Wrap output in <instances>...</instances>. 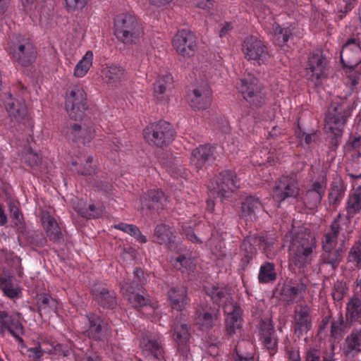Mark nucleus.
<instances>
[{
	"label": "nucleus",
	"mask_w": 361,
	"mask_h": 361,
	"mask_svg": "<svg viewBox=\"0 0 361 361\" xmlns=\"http://www.w3.org/2000/svg\"><path fill=\"white\" fill-rule=\"evenodd\" d=\"M70 139L82 142L83 144L90 142L94 135V131L92 127L73 124L70 128V135H67Z\"/></svg>",
	"instance_id": "39"
},
{
	"label": "nucleus",
	"mask_w": 361,
	"mask_h": 361,
	"mask_svg": "<svg viewBox=\"0 0 361 361\" xmlns=\"http://www.w3.org/2000/svg\"><path fill=\"white\" fill-rule=\"evenodd\" d=\"M286 355L288 361H301V357L298 348H286Z\"/></svg>",
	"instance_id": "59"
},
{
	"label": "nucleus",
	"mask_w": 361,
	"mask_h": 361,
	"mask_svg": "<svg viewBox=\"0 0 361 361\" xmlns=\"http://www.w3.org/2000/svg\"><path fill=\"white\" fill-rule=\"evenodd\" d=\"M36 300L38 311L41 315L50 312L57 313L58 302L49 294H37Z\"/></svg>",
	"instance_id": "40"
},
{
	"label": "nucleus",
	"mask_w": 361,
	"mask_h": 361,
	"mask_svg": "<svg viewBox=\"0 0 361 361\" xmlns=\"http://www.w3.org/2000/svg\"><path fill=\"white\" fill-rule=\"evenodd\" d=\"M240 187V180L237 178L235 172L230 170L221 171L208 185L209 198L207 200V209L212 212L214 208V201L211 198L220 199L228 197L231 192Z\"/></svg>",
	"instance_id": "3"
},
{
	"label": "nucleus",
	"mask_w": 361,
	"mask_h": 361,
	"mask_svg": "<svg viewBox=\"0 0 361 361\" xmlns=\"http://www.w3.org/2000/svg\"><path fill=\"white\" fill-rule=\"evenodd\" d=\"M45 345H47L45 342H41L39 343L38 346L29 349L36 360H39L44 353L63 357L70 356L73 353L72 349L67 345L49 344L48 347H45Z\"/></svg>",
	"instance_id": "24"
},
{
	"label": "nucleus",
	"mask_w": 361,
	"mask_h": 361,
	"mask_svg": "<svg viewBox=\"0 0 361 361\" xmlns=\"http://www.w3.org/2000/svg\"><path fill=\"white\" fill-rule=\"evenodd\" d=\"M0 289L4 294L11 299L20 297L21 288L13 283L12 276L0 275Z\"/></svg>",
	"instance_id": "42"
},
{
	"label": "nucleus",
	"mask_w": 361,
	"mask_h": 361,
	"mask_svg": "<svg viewBox=\"0 0 361 361\" xmlns=\"http://www.w3.org/2000/svg\"><path fill=\"white\" fill-rule=\"evenodd\" d=\"M197 224L194 222L184 223L182 226L183 231L185 234L187 238L192 243H202V240L197 237L194 232L193 226Z\"/></svg>",
	"instance_id": "55"
},
{
	"label": "nucleus",
	"mask_w": 361,
	"mask_h": 361,
	"mask_svg": "<svg viewBox=\"0 0 361 361\" xmlns=\"http://www.w3.org/2000/svg\"><path fill=\"white\" fill-rule=\"evenodd\" d=\"M306 288V284L301 279H287L281 288L280 295L283 300L293 303L303 298Z\"/></svg>",
	"instance_id": "19"
},
{
	"label": "nucleus",
	"mask_w": 361,
	"mask_h": 361,
	"mask_svg": "<svg viewBox=\"0 0 361 361\" xmlns=\"http://www.w3.org/2000/svg\"><path fill=\"white\" fill-rule=\"evenodd\" d=\"M347 214L353 216L361 211V188H357L349 195L347 202Z\"/></svg>",
	"instance_id": "48"
},
{
	"label": "nucleus",
	"mask_w": 361,
	"mask_h": 361,
	"mask_svg": "<svg viewBox=\"0 0 361 361\" xmlns=\"http://www.w3.org/2000/svg\"><path fill=\"white\" fill-rule=\"evenodd\" d=\"M154 237L157 243L167 245L173 240V233L169 226L161 224L155 228Z\"/></svg>",
	"instance_id": "50"
},
{
	"label": "nucleus",
	"mask_w": 361,
	"mask_h": 361,
	"mask_svg": "<svg viewBox=\"0 0 361 361\" xmlns=\"http://www.w3.org/2000/svg\"><path fill=\"white\" fill-rule=\"evenodd\" d=\"M341 61L345 73H351L361 62V48L357 39L351 38L343 46Z\"/></svg>",
	"instance_id": "14"
},
{
	"label": "nucleus",
	"mask_w": 361,
	"mask_h": 361,
	"mask_svg": "<svg viewBox=\"0 0 361 361\" xmlns=\"http://www.w3.org/2000/svg\"><path fill=\"white\" fill-rule=\"evenodd\" d=\"M350 113L340 104H332L325 118V128L334 134L340 135L345 125Z\"/></svg>",
	"instance_id": "12"
},
{
	"label": "nucleus",
	"mask_w": 361,
	"mask_h": 361,
	"mask_svg": "<svg viewBox=\"0 0 361 361\" xmlns=\"http://www.w3.org/2000/svg\"><path fill=\"white\" fill-rule=\"evenodd\" d=\"M167 198L161 190H150L145 198L144 205L149 209H159L167 207Z\"/></svg>",
	"instance_id": "41"
},
{
	"label": "nucleus",
	"mask_w": 361,
	"mask_h": 361,
	"mask_svg": "<svg viewBox=\"0 0 361 361\" xmlns=\"http://www.w3.org/2000/svg\"><path fill=\"white\" fill-rule=\"evenodd\" d=\"M242 249L247 252V257L252 258L257 250H261L266 253L269 258H272L274 253L271 252V245L261 236H249L244 239Z\"/></svg>",
	"instance_id": "21"
},
{
	"label": "nucleus",
	"mask_w": 361,
	"mask_h": 361,
	"mask_svg": "<svg viewBox=\"0 0 361 361\" xmlns=\"http://www.w3.org/2000/svg\"><path fill=\"white\" fill-rule=\"evenodd\" d=\"M193 4L202 8V9H209L213 5L212 0H192Z\"/></svg>",
	"instance_id": "62"
},
{
	"label": "nucleus",
	"mask_w": 361,
	"mask_h": 361,
	"mask_svg": "<svg viewBox=\"0 0 361 361\" xmlns=\"http://www.w3.org/2000/svg\"><path fill=\"white\" fill-rule=\"evenodd\" d=\"M242 51L246 59L258 65L265 63L269 59L267 47L255 36H248L244 39Z\"/></svg>",
	"instance_id": "9"
},
{
	"label": "nucleus",
	"mask_w": 361,
	"mask_h": 361,
	"mask_svg": "<svg viewBox=\"0 0 361 361\" xmlns=\"http://www.w3.org/2000/svg\"><path fill=\"white\" fill-rule=\"evenodd\" d=\"M172 80L173 78L171 74L165 73L162 75H159L154 83V94L158 99L163 97V94L171 84Z\"/></svg>",
	"instance_id": "51"
},
{
	"label": "nucleus",
	"mask_w": 361,
	"mask_h": 361,
	"mask_svg": "<svg viewBox=\"0 0 361 361\" xmlns=\"http://www.w3.org/2000/svg\"><path fill=\"white\" fill-rule=\"evenodd\" d=\"M41 220L43 228L49 238L54 242L62 239L61 228L56 219L47 211L41 213Z\"/></svg>",
	"instance_id": "32"
},
{
	"label": "nucleus",
	"mask_w": 361,
	"mask_h": 361,
	"mask_svg": "<svg viewBox=\"0 0 361 361\" xmlns=\"http://www.w3.org/2000/svg\"><path fill=\"white\" fill-rule=\"evenodd\" d=\"M172 44L176 52L183 57H190L197 47V37L190 30L183 29L174 35Z\"/></svg>",
	"instance_id": "15"
},
{
	"label": "nucleus",
	"mask_w": 361,
	"mask_h": 361,
	"mask_svg": "<svg viewBox=\"0 0 361 361\" xmlns=\"http://www.w3.org/2000/svg\"><path fill=\"white\" fill-rule=\"evenodd\" d=\"M114 34L118 41L131 44L142 36L143 30L134 16L121 13L114 19Z\"/></svg>",
	"instance_id": "4"
},
{
	"label": "nucleus",
	"mask_w": 361,
	"mask_h": 361,
	"mask_svg": "<svg viewBox=\"0 0 361 361\" xmlns=\"http://www.w3.org/2000/svg\"><path fill=\"white\" fill-rule=\"evenodd\" d=\"M352 218L353 216L348 214L346 215L338 214L331 225V231L338 236L339 234L344 237L350 234L353 231V226L351 224Z\"/></svg>",
	"instance_id": "37"
},
{
	"label": "nucleus",
	"mask_w": 361,
	"mask_h": 361,
	"mask_svg": "<svg viewBox=\"0 0 361 361\" xmlns=\"http://www.w3.org/2000/svg\"><path fill=\"white\" fill-rule=\"evenodd\" d=\"M171 308L181 311L187 303V291L183 286L172 287L167 293Z\"/></svg>",
	"instance_id": "38"
},
{
	"label": "nucleus",
	"mask_w": 361,
	"mask_h": 361,
	"mask_svg": "<svg viewBox=\"0 0 361 361\" xmlns=\"http://www.w3.org/2000/svg\"><path fill=\"white\" fill-rule=\"evenodd\" d=\"M13 58L22 66L32 64L37 57V51L34 44L28 39H23L11 47Z\"/></svg>",
	"instance_id": "17"
},
{
	"label": "nucleus",
	"mask_w": 361,
	"mask_h": 361,
	"mask_svg": "<svg viewBox=\"0 0 361 361\" xmlns=\"http://www.w3.org/2000/svg\"><path fill=\"white\" fill-rule=\"evenodd\" d=\"M88 322L87 336L95 341H109L111 329L109 324L101 317L88 314L85 316Z\"/></svg>",
	"instance_id": "16"
},
{
	"label": "nucleus",
	"mask_w": 361,
	"mask_h": 361,
	"mask_svg": "<svg viewBox=\"0 0 361 361\" xmlns=\"http://www.w3.org/2000/svg\"><path fill=\"white\" fill-rule=\"evenodd\" d=\"M346 191V185L340 176L334 178L328 193V204L336 209L343 199Z\"/></svg>",
	"instance_id": "27"
},
{
	"label": "nucleus",
	"mask_w": 361,
	"mask_h": 361,
	"mask_svg": "<svg viewBox=\"0 0 361 361\" xmlns=\"http://www.w3.org/2000/svg\"><path fill=\"white\" fill-rule=\"evenodd\" d=\"M218 310L215 308L201 306L197 311L196 325L200 329L207 331L214 326Z\"/></svg>",
	"instance_id": "31"
},
{
	"label": "nucleus",
	"mask_w": 361,
	"mask_h": 361,
	"mask_svg": "<svg viewBox=\"0 0 361 361\" xmlns=\"http://www.w3.org/2000/svg\"><path fill=\"white\" fill-rule=\"evenodd\" d=\"M348 262L356 269H361V240H357L350 247L348 255Z\"/></svg>",
	"instance_id": "52"
},
{
	"label": "nucleus",
	"mask_w": 361,
	"mask_h": 361,
	"mask_svg": "<svg viewBox=\"0 0 361 361\" xmlns=\"http://www.w3.org/2000/svg\"><path fill=\"white\" fill-rule=\"evenodd\" d=\"M73 207L76 212L87 219L99 218L102 214L101 208H97L94 204H90L87 207L85 202L82 200L73 202Z\"/></svg>",
	"instance_id": "44"
},
{
	"label": "nucleus",
	"mask_w": 361,
	"mask_h": 361,
	"mask_svg": "<svg viewBox=\"0 0 361 361\" xmlns=\"http://www.w3.org/2000/svg\"><path fill=\"white\" fill-rule=\"evenodd\" d=\"M8 209L10 212L11 217L13 220L20 221L23 218V214L16 202H10L8 203Z\"/></svg>",
	"instance_id": "58"
},
{
	"label": "nucleus",
	"mask_w": 361,
	"mask_h": 361,
	"mask_svg": "<svg viewBox=\"0 0 361 361\" xmlns=\"http://www.w3.org/2000/svg\"><path fill=\"white\" fill-rule=\"evenodd\" d=\"M94 294L97 302L104 308H113L116 304V297L114 293H109L104 288L94 290Z\"/></svg>",
	"instance_id": "49"
},
{
	"label": "nucleus",
	"mask_w": 361,
	"mask_h": 361,
	"mask_svg": "<svg viewBox=\"0 0 361 361\" xmlns=\"http://www.w3.org/2000/svg\"><path fill=\"white\" fill-rule=\"evenodd\" d=\"M361 351V329H353L346 336L343 347V353L348 355H355Z\"/></svg>",
	"instance_id": "33"
},
{
	"label": "nucleus",
	"mask_w": 361,
	"mask_h": 361,
	"mask_svg": "<svg viewBox=\"0 0 361 361\" xmlns=\"http://www.w3.org/2000/svg\"><path fill=\"white\" fill-rule=\"evenodd\" d=\"M233 357L234 361H254V357L250 354L243 355L239 353L237 350Z\"/></svg>",
	"instance_id": "64"
},
{
	"label": "nucleus",
	"mask_w": 361,
	"mask_h": 361,
	"mask_svg": "<svg viewBox=\"0 0 361 361\" xmlns=\"http://www.w3.org/2000/svg\"><path fill=\"white\" fill-rule=\"evenodd\" d=\"M93 158L91 156H88L86 159V164L82 168L78 169V172L82 175H91L94 172V170L92 166Z\"/></svg>",
	"instance_id": "60"
},
{
	"label": "nucleus",
	"mask_w": 361,
	"mask_h": 361,
	"mask_svg": "<svg viewBox=\"0 0 361 361\" xmlns=\"http://www.w3.org/2000/svg\"><path fill=\"white\" fill-rule=\"evenodd\" d=\"M295 134L300 141L306 145H310L314 142L317 138V135L315 131H312L310 133H307L301 130L300 127L295 130Z\"/></svg>",
	"instance_id": "56"
},
{
	"label": "nucleus",
	"mask_w": 361,
	"mask_h": 361,
	"mask_svg": "<svg viewBox=\"0 0 361 361\" xmlns=\"http://www.w3.org/2000/svg\"><path fill=\"white\" fill-rule=\"evenodd\" d=\"M305 361H320L319 353L314 348H310L305 355Z\"/></svg>",
	"instance_id": "61"
},
{
	"label": "nucleus",
	"mask_w": 361,
	"mask_h": 361,
	"mask_svg": "<svg viewBox=\"0 0 361 361\" xmlns=\"http://www.w3.org/2000/svg\"><path fill=\"white\" fill-rule=\"evenodd\" d=\"M190 105L195 110L209 108L212 101V91L209 84L203 82L197 85L189 94Z\"/></svg>",
	"instance_id": "18"
},
{
	"label": "nucleus",
	"mask_w": 361,
	"mask_h": 361,
	"mask_svg": "<svg viewBox=\"0 0 361 361\" xmlns=\"http://www.w3.org/2000/svg\"><path fill=\"white\" fill-rule=\"evenodd\" d=\"M21 158L27 165L32 167L38 166L42 159L41 155L34 151L31 147L23 149L21 152Z\"/></svg>",
	"instance_id": "53"
},
{
	"label": "nucleus",
	"mask_w": 361,
	"mask_h": 361,
	"mask_svg": "<svg viewBox=\"0 0 361 361\" xmlns=\"http://www.w3.org/2000/svg\"><path fill=\"white\" fill-rule=\"evenodd\" d=\"M329 71V61L322 52H312L309 55L306 74L307 79L315 86L322 85V81L328 77Z\"/></svg>",
	"instance_id": "7"
},
{
	"label": "nucleus",
	"mask_w": 361,
	"mask_h": 361,
	"mask_svg": "<svg viewBox=\"0 0 361 361\" xmlns=\"http://www.w3.org/2000/svg\"><path fill=\"white\" fill-rule=\"evenodd\" d=\"M87 0H65L68 11L82 9L87 4Z\"/></svg>",
	"instance_id": "57"
},
{
	"label": "nucleus",
	"mask_w": 361,
	"mask_h": 361,
	"mask_svg": "<svg viewBox=\"0 0 361 361\" xmlns=\"http://www.w3.org/2000/svg\"><path fill=\"white\" fill-rule=\"evenodd\" d=\"M288 243L291 262L298 269H303L312 264L317 254V240L311 232L304 227H293L285 235Z\"/></svg>",
	"instance_id": "1"
},
{
	"label": "nucleus",
	"mask_w": 361,
	"mask_h": 361,
	"mask_svg": "<svg viewBox=\"0 0 361 361\" xmlns=\"http://www.w3.org/2000/svg\"><path fill=\"white\" fill-rule=\"evenodd\" d=\"M277 279L275 265L272 262H264L259 267L258 281L259 283L267 284L274 282Z\"/></svg>",
	"instance_id": "43"
},
{
	"label": "nucleus",
	"mask_w": 361,
	"mask_h": 361,
	"mask_svg": "<svg viewBox=\"0 0 361 361\" xmlns=\"http://www.w3.org/2000/svg\"><path fill=\"white\" fill-rule=\"evenodd\" d=\"M346 318L361 325V300L352 298L346 304Z\"/></svg>",
	"instance_id": "46"
},
{
	"label": "nucleus",
	"mask_w": 361,
	"mask_h": 361,
	"mask_svg": "<svg viewBox=\"0 0 361 361\" xmlns=\"http://www.w3.org/2000/svg\"><path fill=\"white\" fill-rule=\"evenodd\" d=\"M5 107L9 116L18 122L23 121L27 115L24 102L9 97L5 102Z\"/></svg>",
	"instance_id": "35"
},
{
	"label": "nucleus",
	"mask_w": 361,
	"mask_h": 361,
	"mask_svg": "<svg viewBox=\"0 0 361 361\" xmlns=\"http://www.w3.org/2000/svg\"><path fill=\"white\" fill-rule=\"evenodd\" d=\"M206 293L214 303L223 307L228 335L231 337L239 334L243 326V310L233 302L228 289L214 286L207 288Z\"/></svg>",
	"instance_id": "2"
},
{
	"label": "nucleus",
	"mask_w": 361,
	"mask_h": 361,
	"mask_svg": "<svg viewBox=\"0 0 361 361\" xmlns=\"http://www.w3.org/2000/svg\"><path fill=\"white\" fill-rule=\"evenodd\" d=\"M262 208V205L258 197L248 196L242 202L241 216L245 221H252L257 212Z\"/></svg>",
	"instance_id": "36"
},
{
	"label": "nucleus",
	"mask_w": 361,
	"mask_h": 361,
	"mask_svg": "<svg viewBox=\"0 0 361 361\" xmlns=\"http://www.w3.org/2000/svg\"><path fill=\"white\" fill-rule=\"evenodd\" d=\"M173 339L177 343L178 349L183 355H186L189 350L188 341L190 339L189 329L187 324L175 322L173 324Z\"/></svg>",
	"instance_id": "30"
},
{
	"label": "nucleus",
	"mask_w": 361,
	"mask_h": 361,
	"mask_svg": "<svg viewBox=\"0 0 361 361\" xmlns=\"http://www.w3.org/2000/svg\"><path fill=\"white\" fill-rule=\"evenodd\" d=\"M138 285L133 283L123 281L121 284V290L125 298L135 307L142 308V313L147 316L150 315L154 322L159 321V316L158 305L157 302H152L145 296L137 293Z\"/></svg>",
	"instance_id": "5"
},
{
	"label": "nucleus",
	"mask_w": 361,
	"mask_h": 361,
	"mask_svg": "<svg viewBox=\"0 0 361 361\" xmlns=\"http://www.w3.org/2000/svg\"><path fill=\"white\" fill-rule=\"evenodd\" d=\"M237 88L243 98L251 105L260 106L265 102V93L257 78L251 73L245 75Z\"/></svg>",
	"instance_id": "6"
},
{
	"label": "nucleus",
	"mask_w": 361,
	"mask_h": 361,
	"mask_svg": "<svg viewBox=\"0 0 361 361\" xmlns=\"http://www.w3.org/2000/svg\"><path fill=\"white\" fill-rule=\"evenodd\" d=\"M338 235L333 233L326 234L322 241V247L325 254L323 255L322 262L323 264H329L332 269H335L339 264V250L334 248L337 244Z\"/></svg>",
	"instance_id": "20"
},
{
	"label": "nucleus",
	"mask_w": 361,
	"mask_h": 361,
	"mask_svg": "<svg viewBox=\"0 0 361 361\" xmlns=\"http://www.w3.org/2000/svg\"><path fill=\"white\" fill-rule=\"evenodd\" d=\"M94 54L87 51L74 68L73 75L76 78H82L87 75L93 63Z\"/></svg>",
	"instance_id": "45"
},
{
	"label": "nucleus",
	"mask_w": 361,
	"mask_h": 361,
	"mask_svg": "<svg viewBox=\"0 0 361 361\" xmlns=\"http://www.w3.org/2000/svg\"><path fill=\"white\" fill-rule=\"evenodd\" d=\"M66 108L69 116L74 120L82 119L86 109V93L79 87H73L66 96Z\"/></svg>",
	"instance_id": "11"
},
{
	"label": "nucleus",
	"mask_w": 361,
	"mask_h": 361,
	"mask_svg": "<svg viewBox=\"0 0 361 361\" xmlns=\"http://www.w3.org/2000/svg\"><path fill=\"white\" fill-rule=\"evenodd\" d=\"M126 76L125 69L115 63H106L102 66L100 77L107 84H117Z\"/></svg>",
	"instance_id": "26"
},
{
	"label": "nucleus",
	"mask_w": 361,
	"mask_h": 361,
	"mask_svg": "<svg viewBox=\"0 0 361 361\" xmlns=\"http://www.w3.org/2000/svg\"><path fill=\"white\" fill-rule=\"evenodd\" d=\"M264 30L272 34L276 39L278 44L281 47L288 40L289 37L292 35L290 27H281L279 25L276 24L272 17H269L267 20L262 21Z\"/></svg>",
	"instance_id": "28"
},
{
	"label": "nucleus",
	"mask_w": 361,
	"mask_h": 361,
	"mask_svg": "<svg viewBox=\"0 0 361 361\" xmlns=\"http://www.w3.org/2000/svg\"><path fill=\"white\" fill-rule=\"evenodd\" d=\"M345 331V323L342 316H340L337 320L333 321L331 326V336L334 338H341Z\"/></svg>",
	"instance_id": "54"
},
{
	"label": "nucleus",
	"mask_w": 361,
	"mask_h": 361,
	"mask_svg": "<svg viewBox=\"0 0 361 361\" xmlns=\"http://www.w3.org/2000/svg\"><path fill=\"white\" fill-rule=\"evenodd\" d=\"M174 131L171 125L160 121L152 123L144 130V137L150 145L161 147L171 142L173 137Z\"/></svg>",
	"instance_id": "8"
},
{
	"label": "nucleus",
	"mask_w": 361,
	"mask_h": 361,
	"mask_svg": "<svg viewBox=\"0 0 361 361\" xmlns=\"http://www.w3.org/2000/svg\"><path fill=\"white\" fill-rule=\"evenodd\" d=\"M140 346L145 357H153L159 360L164 357L162 346L155 335L149 333L142 334Z\"/></svg>",
	"instance_id": "22"
},
{
	"label": "nucleus",
	"mask_w": 361,
	"mask_h": 361,
	"mask_svg": "<svg viewBox=\"0 0 361 361\" xmlns=\"http://www.w3.org/2000/svg\"><path fill=\"white\" fill-rule=\"evenodd\" d=\"M259 335L264 347L271 353H275L277 347V338L274 326L269 321H262L259 324Z\"/></svg>",
	"instance_id": "29"
},
{
	"label": "nucleus",
	"mask_w": 361,
	"mask_h": 361,
	"mask_svg": "<svg viewBox=\"0 0 361 361\" xmlns=\"http://www.w3.org/2000/svg\"><path fill=\"white\" fill-rule=\"evenodd\" d=\"M327 185L325 174H321L312 180L309 188L303 197V203L310 212L315 211L320 205Z\"/></svg>",
	"instance_id": "10"
},
{
	"label": "nucleus",
	"mask_w": 361,
	"mask_h": 361,
	"mask_svg": "<svg viewBox=\"0 0 361 361\" xmlns=\"http://www.w3.org/2000/svg\"><path fill=\"white\" fill-rule=\"evenodd\" d=\"M300 193L297 180L292 176H283L275 183L273 198L279 206L289 198H296Z\"/></svg>",
	"instance_id": "13"
},
{
	"label": "nucleus",
	"mask_w": 361,
	"mask_h": 361,
	"mask_svg": "<svg viewBox=\"0 0 361 361\" xmlns=\"http://www.w3.org/2000/svg\"><path fill=\"white\" fill-rule=\"evenodd\" d=\"M6 331L11 333L19 343L23 342L20 336L23 332L22 324L6 312H0V334H4Z\"/></svg>",
	"instance_id": "25"
},
{
	"label": "nucleus",
	"mask_w": 361,
	"mask_h": 361,
	"mask_svg": "<svg viewBox=\"0 0 361 361\" xmlns=\"http://www.w3.org/2000/svg\"><path fill=\"white\" fill-rule=\"evenodd\" d=\"M310 312V308L307 305L301 306L295 311V331L299 336L307 332L311 327Z\"/></svg>",
	"instance_id": "34"
},
{
	"label": "nucleus",
	"mask_w": 361,
	"mask_h": 361,
	"mask_svg": "<svg viewBox=\"0 0 361 361\" xmlns=\"http://www.w3.org/2000/svg\"><path fill=\"white\" fill-rule=\"evenodd\" d=\"M112 350H113V353H114V359L116 361H141L140 360H138L137 357H134V358L126 357L123 360H120L119 357H123V356L121 355V350L119 349V348L118 347L116 350L112 347Z\"/></svg>",
	"instance_id": "63"
},
{
	"label": "nucleus",
	"mask_w": 361,
	"mask_h": 361,
	"mask_svg": "<svg viewBox=\"0 0 361 361\" xmlns=\"http://www.w3.org/2000/svg\"><path fill=\"white\" fill-rule=\"evenodd\" d=\"M215 148L209 145H200L192 150L190 156V164L197 169L209 164L215 159Z\"/></svg>",
	"instance_id": "23"
},
{
	"label": "nucleus",
	"mask_w": 361,
	"mask_h": 361,
	"mask_svg": "<svg viewBox=\"0 0 361 361\" xmlns=\"http://www.w3.org/2000/svg\"><path fill=\"white\" fill-rule=\"evenodd\" d=\"M173 266L183 273L192 271L196 265V260L191 256V254L187 253L184 255H180L171 259Z\"/></svg>",
	"instance_id": "47"
}]
</instances>
